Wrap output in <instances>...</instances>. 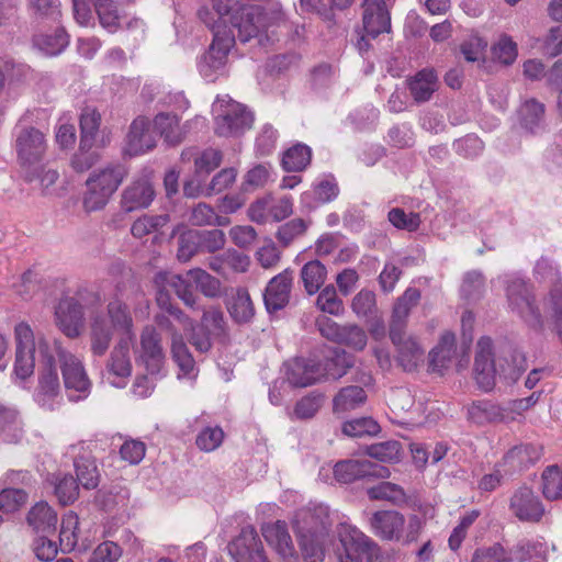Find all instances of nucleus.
<instances>
[{
	"mask_svg": "<svg viewBox=\"0 0 562 562\" xmlns=\"http://www.w3.org/2000/svg\"><path fill=\"white\" fill-rule=\"evenodd\" d=\"M213 9L220 14L225 30L237 31V37L241 43L257 38L260 45L269 37V27L277 25L282 20L280 10H266L260 5L239 4L233 0H213Z\"/></svg>",
	"mask_w": 562,
	"mask_h": 562,
	"instance_id": "1",
	"label": "nucleus"
},
{
	"mask_svg": "<svg viewBox=\"0 0 562 562\" xmlns=\"http://www.w3.org/2000/svg\"><path fill=\"white\" fill-rule=\"evenodd\" d=\"M38 371L33 398L44 411L54 412L64 403L63 389L56 361L48 347V338L37 337Z\"/></svg>",
	"mask_w": 562,
	"mask_h": 562,
	"instance_id": "2",
	"label": "nucleus"
},
{
	"mask_svg": "<svg viewBox=\"0 0 562 562\" xmlns=\"http://www.w3.org/2000/svg\"><path fill=\"white\" fill-rule=\"evenodd\" d=\"M493 342L490 337H481L477 341V351L474 360V379L477 386L488 392L493 390L496 382L497 369L493 359ZM513 368H504L499 364L498 374L509 379H517L520 372L526 370V360L521 352L514 351L512 353Z\"/></svg>",
	"mask_w": 562,
	"mask_h": 562,
	"instance_id": "3",
	"label": "nucleus"
},
{
	"mask_svg": "<svg viewBox=\"0 0 562 562\" xmlns=\"http://www.w3.org/2000/svg\"><path fill=\"white\" fill-rule=\"evenodd\" d=\"M127 175L128 170L122 164H110L93 171L86 181L85 210L94 212L103 209Z\"/></svg>",
	"mask_w": 562,
	"mask_h": 562,
	"instance_id": "4",
	"label": "nucleus"
},
{
	"mask_svg": "<svg viewBox=\"0 0 562 562\" xmlns=\"http://www.w3.org/2000/svg\"><path fill=\"white\" fill-rule=\"evenodd\" d=\"M214 132L220 137H238L251 128L254 115L231 97H218L212 106Z\"/></svg>",
	"mask_w": 562,
	"mask_h": 562,
	"instance_id": "5",
	"label": "nucleus"
},
{
	"mask_svg": "<svg viewBox=\"0 0 562 562\" xmlns=\"http://www.w3.org/2000/svg\"><path fill=\"white\" fill-rule=\"evenodd\" d=\"M48 347L54 361H56V357L59 360L65 389L68 392L78 393L76 396L69 394V398L78 401L87 397L90 392L91 381L88 378L82 361L76 355L63 348L58 339L48 338Z\"/></svg>",
	"mask_w": 562,
	"mask_h": 562,
	"instance_id": "6",
	"label": "nucleus"
},
{
	"mask_svg": "<svg viewBox=\"0 0 562 562\" xmlns=\"http://www.w3.org/2000/svg\"><path fill=\"white\" fill-rule=\"evenodd\" d=\"M338 562H389L378 543L356 528H345L336 547Z\"/></svg>",
	"mask_w": 562,
	"mask_h": 562,
	"instance_id": "7",
	"label": "nucleus"
},
{
	"mask_svg": "<svg viewBox=\"0 0 562 562\" xmlns=\"http://www.w3.org/2000/svg\"><path fill=\"white\" fill-rule=\"evenodd\" d=\"M235 44V34L220 24L213 26V42L199 61L201 76L210 82L225 74L228 53Z\"/></svg>",
	"mask_w": 562,
	"mask_h": 562,
	"instance_id": "8",
	"label": "nucleus"
},
{
	"mask_svg": "<svg viewBox=\"0 0 562 562\" xmlns=\"http://www.w3.org/2000/svg\"><path fill=\"white\" fill-rule=\"evenodd\" d=\"M508 306L532 327L542 326V316L536 303L532 288L518 277H510L505 282Z\"/></svg>",
	"mask_w": 562,
	"mask_h": 562,
	"instance_id": "9",
	"label": "nucleus"
},
{
	"mask_svg": "<svg viewBox=\"0 0 562 562\" xmlns=\"http://www.w3.org/2000/svg\"><path fill=\"white\" fill-rule=\"evenodd\" d=\"M35 337L31 326L21 322L14 327L15 338V361L14 372L15 374L25 380L31 376L34 372L35 367V352H37V337Z\"/></svg>",
	"mask_w": 562,
	"mask_h": 562,
	"instance_id": "10",
	"label": "nucleus"
},
{
	"mask_svg": "<svg viewBox=\"0 0 562 562\" xmlns=\"http://www.w3.org/2000/svg\"><path fill=\"white\" fill-rule=\"evenodd\" d=\"M315 325L323 337L345 345L353 350H363L368 337L363 328L356 324L339 325L327 316L316 318Z\"/></svg>",
	"mask_w": 562,
	"mask_h": 562,
	"instance_id": "11",
	"label": "nucleus"
},
{
	"mask_svg": "<svg viewBox=\"0 0 562 562\" xmlns=\"http://www.w3.org/2000/svg\"><path fill=\"white\" fill-rule=\"evenodd\" d=\"M334 477L338 483L349 484L367 477L387 479L391 475L389 468L370 460L348 459L338 461L333 469Z\"/></svg>",
	"mask_w": 562,
	"mask_h": 562,
	"instance_id": "12",
	"label": "nucleus"
},
{
	"mask_svg": "<svg viewBox=\"0 0 562 562\" xmlns=\"http://www.w3.org/2000/svg\"><path fill=\"white\" fill-rule=\"evenodd\" d=\"M46 148L45 135L35 127H23L16 134L15 150L23 167L30 168L40 162L46 153Z\"/></svg>",
	"mask_w": 562,
	"mask_h": 562,
	"instance_id": "13",
	"label": "nucleus"
},
{
	"mask_svg": "<svg viewBox=\"0 0 562 562\" xmlns=\"http://www.w3.org/2000/svg\"><path fill=\"white\" fill-rule=\"evenodd\" d=\"M509 510L521 522L536 524L544 515V507L535 492L522 485L509 498Z\"/></svg>",
	"mask_w": 562,
	"mask_h": 562,
	"instance_id": "14",
	"label": "nucleus"
},
{
	"mask_svg": "<svg viewBox=\"0 0 562 562\" xmlns=\"http://www.w3.org/2000/svg\"><path fill=\"white\" fill-rule=\"evenodd\" d=\"M293 528L296 536L326 537L330 528L327 508L317 506L299 509L293 518Z\"/></svg>",
	"mask_w": 562,
	"mask_h": 562,
	"instance_id": "15",
	"label": "nucleus"
},
{
	"mask_svg": "<svg viewBox=\"0 0 562 562\" xmlns=\"http://www.w3.org/2000/svg\"><path fill=\"white\" fill-rule=\"evenodd\" d=\"M236 562H266L261 541L254 527L241 529L239 536L228 544Z\"/></svg>",
	"mask_w": 562,
	"mask_h": 562,
	"instance_id": "16",
	"label": "nucleus"
},
{
	"mask_svg": "<svg viewBox=\"0 0 562 562\" xmlns=\"http://www.w3.org/2000/svg\"><path fill=\"white\" fill-rule=\"evenodd\" d=\"M139 359L150 374L159 373L165 361L161 335L154 326H146L140 334Z\"/></svg>",
	"mask_w": 562,
	"mask_h": 562,
	"instance_id": "17",
	"label": "nucleus"
},
{
	"mask_svg": "<svg viewBox=\"0 0 562 562\" xmlns=\"http://www.w3.org/2000/svg\"><path fill=\"white\" fill-rule=\"evenodd\" d=\"M56 324L69 338H77L83 327V306L75 297H64L59 301L56 311Z\"/></svg>",
	"mask_w": 562,
	"mask_h": 562,
	"instance_id": "18",
	"label": "nucleus"
},
{
	"mask_svg": "<svg viewBox=\"0 0 562 562\" xmlns=\"http://www.w3.org/2000/svg\"><path fill=\"white\" fill-rule=\"evenodd\" d=\"M293 271L285 269L273 277L263 292V302L268 313L284 308L290 302Z\"/></svg>",
	"mask_w": 562,
	"mask_h": 562,
	"instance_id": "19",
	"label": "nucleus"
},
{
	"mask_svg": "<svg viewBox=\"0 0 562 562\" xmlns=\"http://www.w3.org/2000/svg\"><path fill=\"white\" fill-rule=\"evenodd\" d=\"M106 379L117 387L125 385L126 379L132 373V363L130 359V341L122 338L111 351L105 367Z\"/></svg>",
	"mask_w": 562,
	"mask_h": 562,
	"instance_id": "20",
	"label": "nucleus"
},
{
	"mask_svg": "<svg viewBox=\"0 0 562 562\" xmlns=\"http://www.w3.org/2000/svg\"><path fill=\"white\" fill-rule=\"evenodd\" d=\"M74 456V467L77 482L86 490H93L99 485L100 472L95 459L83 443L74 445L70 448Z\"/></svg>",
	"mask_w": 562,
	"mask_h": 562,
	"instance_id": "21",
	"label": "nucleus"
},
{
	"mask_svg": "<svg viewBox=\"0 0 562 562\" xmlns=\"http://www.w3.org/2000/svg\"><path fill=\"white\" fill-rule=\"evenodd\" d=\"M156 146L155 131L150 127V122L145 116L136 117L126 136L125 151L130 156L144 154Z\"/></svg>",
	"mask_w": 562,
	"mask_h": 562,
	"instance_id": "22",
	"label": "nucleus"
},
{
	"mask_svg": "<svg viewBox=\"0 0 562 562\" xmlns=\"http://www.w3.org/2000/svg\"><path fill=\"white\" fill-rule=\"evenodd\" d=\"M390 338L396 348L397 361L405 371L415 370L424 361V348L405 330H396V335L390 331Z\"/></svg>",
	"mask_w": 562,
	"mask_h": 562,
	"instance_id": "23",
	"label": "nucleus"
},
{
	"mask_svg": "<svg viewBox=\"0 0 562 562\" xmlns=\"http://www.w3.org/2000/svg\"><path fill=\"white\" fill-rule=\"evenodd\" d=\"M468 419L475 425L510 423L513 417L508 415L506 405H499L490 400L473 401L467 408Z\"/></svg>",
	"mask_w": 562,
	"mask_h": 562,
	"instance_id": "24",
	"label": "nucleus"
},
{
	"mask_svg": "<svg viewBox=\"0 0 562 562\" xmlns=\"http://www.w3.org/2000/svg\"><path fill=\"white\" fill-rule=\"evenodd\" d=\"M370 524L381 539L398 541L404 531L405 517L396 510H380L372 515Z\"/></svg>",
	"mask_w": 562,
	"mask_h": 562,
	"instance_id": "25",
	"label": "nucleus"
},
{
	"mask_svg": "<svg viewBox=\"0 0 562 562\" xmlns=\"http://www.w3.org/2000/svg\"><path fill=\"white\" fill-rule=\"evenodd\" d=\"M155 191L148 180L139 179L127 186L121 198L122 210L126 213L146 209L150 205Z\"/></svg>",
	"mask_w": 562,
	"mask_h": 562,
	"instance_id": "26",
	"label": "nucleus"
},
{
	"mask_svg": "<svg viewBox=\"0 0 562 562\" xmlns=\"http://www.w3.org/2000/svg\"><path fill=\"white\" fill-rule=\"evenodd\" d=\"M191 125L190 121L180 125L178 116L170 113H159L154 119V130L172 146L180 144L186 138Z\"/></svg>",
	"mask_w": 562,
	"mask_h": 562,
	"instance_id": "27",
	"label": "nucleus"
},
{
	"mask_svg": "<svg viewBox=\"0 0 562 562\" xmlns=\"http://www.w3.org/2000/svg\"><path fill=\"white\" fill-rule=\"evenodd\" d=\"M322 376L321 364L304 359H295L288 366L286 379L289 383L296 387H306Z\"/></svg>",
	"mask_w": 562,
	"mask_h": 562,
	"instance_id": "28",
	"label": "nucleus"
},
{
	"mask_svg": "<svg viewBox=\"0 0 562 562\" xmlns=\"http://www.w3.org/2000/svg\"><path fill=\"white\" fill-rule=\"evenodd\" d=\"M419 300L420 291L418 289L408 288L405 290L394 304L390 331L396 335V330H405L409 313L418 304Z\"/></svg>",
	"mask_w": 562,
	"mask_h": 562,
	"instance_id": "29",
	"label": "nucleus"
},
{
	"mask_svg": "<svg viewBox=\"0 0 562 562\" xmlns=\"http://www.w3.org/2000/svg\"><path fill=\"white\" fill-rule=\"evenodd\" d=\"M90 349L94 356H103L112 341L113 328L103 315L92 317L89 328Z\"/></svg>",
	"mask_w": 562,
	"mask_h": 562,
	"instance_id": "30",
	"label": "nucleus"
},
{
	"mask_svg": "<svg viewBox=\"0 0 562 562\" xmlns=\"http://www.w3.org/2000/svg\"><path fill=\"white\" fill-rule=\"evenodd\" d=\"M227 311L232 319L244 325L252 322L256 310L249 292L245 288H237L227 303Z\"/></svg>",
	"mask_w": 562,
	"mask_h": 562,
	"instance_id": "31",
	"label": "nucleus"
},
{
	"mask_svg": "<svg viewBox=\"0 0 562 562\" xmlns=\"http://www.w3.org/2000/svg\"><path fill=\"white\" fill-rule=\"evenodd\" d=\"M26 520L36 533L50 535L56 530L57 514L46 502H38L27 513Z\"/></svg>",
	"mask_w": 562,
	"mask_h": 562,
	"instance_id": "32",
	"label": "nucleus"
},
{
	"mask_svg": "<svg viewBox=\"0 0 562 562\" xmlns=\"http://www.w3.org/2000/svg\"><path fill=\"white\" fill-rule=\"evenodd\" d=\"M262 536L283 559L294 555V547L288 532L285 522L277 521L262 527Z\"/></svg>",
	"mask_w": 562,
	"mask_h": 562,
	"instance_id": "33",
	"label": "nucleus"
},
{
	"mask_svg": "<svg viewBox=\"0 0 562 562\" xmlns=\"http://www.w3.org/2000/svg\"><path fill=\"white\" fill-rule=\"evenodd\" d=\"M542 448L532 443H520L513 447L504 456L503 461L513 470H521L537 462L541 457Z\"/></svg>",
	"mask_w": 562,
	"mask_h": 562,
	"instance_id": "34",
	"label": "nucleus"
},
{
	"mask_svg": "<svg viewBox=\"0 0 562 562\" xmlns=\"http://www.w3.org/2000/svg\"><path fill=\"white\" fill-rule=\"evenodd\" d=\"M437 87L438 80L432 69H423L408 81L411 94L419 103L428 101Z\"/></svg>",
	"mask_w": 562,
	"mask_h": 562,
	"instance_id": "35",
	"label": "nucleus"
},
{
	"mask_svg": "<svg viewBox=\"0 0 562 562\" xmlns=\"http://www.w3.org/2000/svg\"><path fill=\"white\" fill-rule=\"evenodd\" d=\"M368 395L362 386L349 385L339 390L333 400L334 411L345 413L353 411L366 403Z\"/></svg>",
	"mask_w": 562,
	"mask_h": 562,
	"instance_id": "36",
	"label": "nucleus"
},
{
	"mask_svg": "<svg viewBox=\"0 0 562 562\" xmlns=\"http://www.w3.org/2000/svg\"><path fill=\"white\" fill-rule=\"evenodd\" d=\"M300 278L308 295L316 294L327 278L326 267L317 259L306 262L300 272Z\"/></svg>",
	"mask_w": 562,
	"mask_h": 562,
	"instance_id": "37",
	"label": "nucleus"
},
{
	"mask_svg": "<svg viewBox=\"0 0 562 562\" xmlns=\"http://www.w3.org/2000/svg\"><path fill=\"white\" fill-rule=\"evenodd\" d=\"M93 5L101 26L110 33H115L121 26V20L124 18L123 11L115 1L95 0Z\"/></svg>",
	"mask_w": 562,
	"mask_h": 562,
	"instance_id": "38",
	"label": "nucleus"
},
{
	"mask_svg": "<svg viewBox=\"0 0 562 562\" xmlns=\"http://www.w3.org/2000/svg\"><path fill=\"white\" fill-rule=\"evenodd\" d=\"M353 367V357L344 349L335 348L323 364L322 376L326 379L338 380Z\"/></svg>",
	"mask_w": 562,
	"mask_h": 562,
	"instance_id": "39",
	"label": "nucleus"
},
{
	"mask_svg": "<svg viewBox=\"0 0 562 562\" xmlns=\"http://www.w3.org/2000/svg\"><path fill=\"white\" fill-rule=\"evenodd\" d=\"M100 124L101 114L97 111V109L86 106L80 115V146L82 149H90L92 147L95 142V136L99 132Z\"/></svg>",
	"mask_w": 562,
	"mask_h": 562,
	"instance_id": "40",
	"label": "nucleus"
},
{
	"mask_svg": "<svg viewBox=\"0 0 562 562\" xmlns=\"http://www.w3.org/2000/svg\"><path fill=\"white\" fill-rule=\"evenodd\" d=\"M456 349V336L451 331L441 335L438 345L430 351V366L434 370L446 368L451 361Z\"/></svg>",
	"mask_w": 562,
	"mask_h": 562,
	"instance_id": "41",
	"label": "nucleus"
},
{
	"mask_svg": "<svg viewBox=\"0 0 562 562\" xmlns=\"http://www.w3.org/2000/svg\"><path fill=\"white\" fill-rule=\"evenodd\" d=\"M512 561L518 562H546L544 547L539 541L522 539L518 541L509 551Z\"/></svg>",
	"mask_w": 562,
	"mask_h": 562,
	"instance_id": "42",
	"label": "nucleus"
},
{
	"mask_svg": "<svg viewBox=\"0 0 562 562\" xmlns=\"http://www.w3.org/2000/svg\"><path fill=\"white\" fill-rule=\"evenodd\" d=\"M68 43V35L63 29H57L53 34L35 35L33 38L34 46L47 56L60 54Z\"/></svg>",
	"mask_w": 562,
	"mask_h": 562,
	"instance_id": "43",
	"label": "nucleus"
},
{
	"mask_svg": "<svg viewBox=\"0 0 562 562\" xmlns=\"http://www.w3.org/2000/svg\"><path fill=\"white\" fill-rule=\"evenodd\" d=\"M169 222V216L167 214L160 215H151L145 214L138 217L131 227V234L133 237L142 239L148 235H155L160 232V229L167 225Z\"/></svg>",
	"mask_w": 562,
	"mask_h": 562,
	"instance_id": "44",
	"label": "nucleus"
},
{
	"mask_svg": "<svg viewBox=\"0 0 562 562\" xmlns=\"http://www.w3.org/2000/svg\"><path fill=\"white\" fill-rule=\"evenodd\" d=\"M363 29L368 36L372 38L389 32L391 29L390 10H363Z\"/></svg>",
	"mask_w": 562,
	"mask_h": 562,
	"instance_id": "45",
	"label": "nucleus"
},
{
	"mask_svg": "<svg viewBox=\"0 0 562 562\" xmlns=\"http://www.w3.org/2000/svg\"><path fill=\"white\" fill-rule=\"evenodd\" d=\"M108 314L111 327L124 331L128 336L127 339H131L133 318L128 306L119 300L112 301L108 304Z\"/></svg>",
	"mask_w": 562,
	"mask_h": 562,
	"instance_id": "46",
	"label": "nucleus"
},
{
	"mask_svg": "<svg viewBox=\"0 0 562 562\" xmlns=\"http://www.w3.org/2000/svg\"><path fill=\"white\" fill-rule=\"evenodd\" d=\"M311 158V148L299 143L284 151L282 166L286 171H302L310 165Z\"/></svg>",
	"mask_w": 562,
	"mask_h": 562,
	"instance_id": "47",
	"label": "nucleus"
},
{
	"mask_svg": "<svg viewBox=\"0 0 562 562\" xmlns=\"http://www.w3.org/2000/svg\"><path fill=\"white\" fill-rule=\"evenodd\" d=\"M171 356L173 361L179 367L180 372L183 375H190L195 370V360L191 355L183 335H176L175 340L171 341Z\"/></svg>",
	"mask_w": 562,
	"mask_h": 562,
	"instance_id": "48",
	"label": "nucleus"
},
{
	"mask_svg": "<svg viewBox=\"0 0 562 562\" xmlns=\"http://www.w3.org/2000/svg\"><path fill=\"white\" fill-rule=\"evenodd\" d=\"M54 486L55 495L64 506L74 503L79 496V483L71 474L57 475Z\"/></svg>",
	"mask_w": 562,
	"mask_h": 562,
	"instance_id": "49",
	"label": "nucleus"
},
{
	"mask_svg": "<svg viewBox=\"0 0 562 562\" xmlns=\"http://www.w3.org/2000/svg\"><path fill=\"white\" fill-rule=\"evenodd\" d=\"M367 494L370 499L386 501L393 504L404 503L406 499L404 490L400 485L391 482H380L369 487Z\"/></svg>",
	"mask_w": 562,
	"mask_h": 562,
	"instance_id": "50",
	"label": "nucleus"
},
{
	"mask_svg": "<svg viewBox=\"0 0 562 562\" xmlns=\"http://www.w3.org/2000/svg\"><path fill=\"white\" fill-rule=\"evenodd\" d=\"M196 289L206 297H218L222 293L221 281L202 269H192L188 272Z\"/></svg>",
	"mask_w": 562,
	"mask_h": 562,
	"instance_id": "51",
	"label": "nucleus"
},
{
	"mask_svg": "<svg viewBox=\"0 0 562 562\" xmlns=\"http://www.w3.org/2000/svg\"><path fill=\"white\" fill-rule=\"evenodd\" d=\"M213 337H223L226 335V321L224 313L220 307H210L203 311L200 324Z\"/></svg>",
	"mask_w": 562,
	"mask_h": 562,
	"instance_id": "52",
	"label": "nucleus"
},
{
	"mask_svg": "<svg viewBox=\"0 0 562 562\" xmlns=\"http://www.w3.org/2000/svg\"><path fill=\"white\" fill-rule=\"evenodd\" d=\"M402 446L396 440L378 442L367 447V454L382 462H397Z\"/></svg>",
	"mask_w": 562,
	"mask_h": 562,
	"instance_id": "53",
	"label": "nucleus"
},
{
	"mask_svg": "<svg viewBox=\"0 0 562 562\" xmlns=\"http://www.w3.org/2000/svg\"><path fill=\"white\" fill-rule=\"evenodd\" d=\"M199 231L188 229L178 238L177 257L180 261H189L196 252L201 251Z\"/></svg>",
	"mask_w": 562,
	"mask_h": 562,
	"instance_id": "54",
	"label": "nucleus"
},
{
	"mask_svg": "<svg viewBox=\"0 0 562 562\" xmlns=\"http://www.w3.org/2000/svg\"><path fill=\"white\" fill-rule=\"evenodd\" d=\"M305 562H322L324 559L323 541L325 537L296 536Z\"/></svg>",
	"mask_w": 562,
	"mask_h": 562,
	"instance_id": "55",
	"label": "nucleus"
},
{
	"mask_svg": "<svg viewBox=\"0 0 562 562\" xmlns=\"http://www.w3.org/2000/svg\"><path fill=\"white\" fill-rule=\"evenodd\" d=\"M379 431V424L370 417L356 418L342 425V432L349 437L374 436Z\"/></svg>",
	"mask_w": 562,
	"mask_h": 562,
	"instance_id": "56",
	"label": "nucleus"
},
{
	"mask_svg": "<svg viewBox=\"0 0 562 562\" xmlns=\"http://www.w3.org/2000/svg\"><path fill=\"white\" fill-rule=\"evenodd\" d=\"M542 492L548 499L562 496V472L557 465L549 467L542 473Z\"/></svg>",
	"mask_w": 562,
	"mask_h": 562,
	"instance_id": "57",
	"label": "nucleus"
},
{
	"mask_svg": "<svg viewBox=\"0 0 562 562\" xmlns=\"http://www.w3.org/2000/svg\"><path fill=\"white\" fill-rule=\"evenodd\" d=\"M520 112L524 126L531 133L536 132L543 121L544 105L531 99L524 103Z\"/></svg>",
	"mask_w": 562,
	"mask_h": 562,
	"instance_id": "58",
	"label": "nucleus"
},
{
	"mask_svg": "<svg viewBox=\"0 0 562 562\" xmlns=\"http://www.w3.org/2000/svg\"><path fill=\"white\" fill-rule=\"evenodd\" d=\"M493 58L504 65H512L518 55L517 44L506 34L499 36L498 41L492 46Z\"/></svg>",
	"mask_w": 562,
	"mask_h": 562,
	"instance_id": "59",
	"label": "nucleus"
},
{
	"mask_svg": "<svg viewBox=\"0 0 562 562\" xmlns=\"http://www.w3.org/2000/svg\"><path fill=\"white\" fill-rule=\"evenodd\" d=\"M317 307L330 315H339L344 311L342 301L338 297L336 289L333 284L325 286L318 294L316 300Z\"/></svg>",
	"mask_w": 562,
	"mask_h": 562,
	"instance_id": "60",
	"label": "nucleus"
},
{
	"mask_svg": "<svg viewBox=\"0 0 562 562\" xmlns=\"http://www.w3.org/2000/svg\"><path fill=\"white\" fill-rule=\"evenodd\" d=\"M223 160V154L220 149L206 148L194 158L196 175H209L215 170Z\"/></svg>",
	"mask_w": 562,
	"mask_h": 562,
	"instance_id": "61",
	"label": "nucleus"
},
{
	"mask_svg": "<svg viewBox=\"0 0 562 562\" xmlns=\"http://www.w3.org/2000/svg\"><path fill=\"white\" fill-rule=\"evenodd\" d=\"M307 227L308 222L302 218H294L281 225L276 237L283 247H288L295 238L302 236Z\"/></svg>",
	"mask_w": 562,
	"mask_h": 562,
	"instance_id": "62",
	"label": "nucleus"
},
{
	"mask_svg": "<svg viewBox=\"0 0 562 562\" xmlns=\"http://www.w3.org/2000/svg\"><path fill=\"white\" fill-rule=\"evenodd\" d=\"M351 308L358 317H370L376 312L375 294L362 289L358 292L351 302Z\"/></svg>",
	"mask_w": 562,
	"mask_h": 562,
	"instance_id": "63",
	"label": "nucleus"
},
{
	"mask_svg": "<svg viewBox=\"0 0 562 562\" xmlns=\"http://www.w3.org/2000/svg\"><path fill=\"white\" fill-rule=\"evenodd\" d=\"M471 562H512V557L501 543H494L476 549Z\"/></svg>",
	"mask_w": 562,
	"mask_h": 562,
	"instance_id": "64",
	"label": "nucleus"
}]
</instances>
